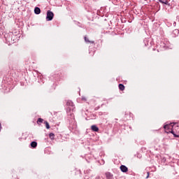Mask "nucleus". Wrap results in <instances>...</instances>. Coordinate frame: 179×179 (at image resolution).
<instances>
[{
  "mask_svg": "<svg viewBox=\"0 0 179 179\" xmlns=\"http://www.w3.org/2000/svg\"><path fill=\"white\" fill-rule=\"evenodd\" d=\"M54 19V13L51 10L47 11V15H46V20L48 22H50V20H52Z\"/></svg>",
  "mask_w": 179,
  "mask_h": 179,
  "instance_id": "1",
  "label": "nucleus"
},
{
  "mask_svg": "<svg viewBox=\"0 0 179 179\" xmlns=\"http://www.w3.org/2000/svg\"><path fill=\"white\" fill-rule=\"evenodd\" d=\"M120 170L122 173H127V171H128V167L125 165H122L120 166Z\"/></svg>",
  "mask_w": 179,
  "mask_h": 179,
  "instance_id": "2",
  "label": "nucleus"
},
{
  "mask_svg": "<svg viewBox=\"0 0 179 179\" xmlns=\"http://www.w3.org/2000/svg\"><path fill=\"white\" fill-rule=\"evenodd\" d=\"M160 45H161V47H162V48L166 49L167 45H169V43L167 42L165 43L164 41H162L161 43H160Z\"/></svg>",
  "mask_w": 179,
  "mask_h": 179,
  "instance_id": "3",
  "label": "nucleus"
},
{
  "mask_svg": "<svg viewBox=\"0 0 179 179\" xmlns=\"http://www.w3.org/2000/svg\"><path fill=\"white\" fill-rule=\"evenodd\" d=\"M34 13L35 15H40V13H41V9H40L38 7H35Z\"/></svg>",
  "mask_w": 179,
  "mask_h": 179,
  "instance_id": "4",
  "label": "nucleus"
},
{
  "mask_svg": "<svg viewBox=\"0 0 179 179\" xmlns=\"http://www.w3.org/2000/svg\"><path fill=\"white\" fill-rule=\"evenodd\" d=\"M106 178H108V179H113L114 178H113V176L111 174V173H110V172H106Z\"/></svg>",
  "mask_w": 179,
  "mask_h": 179,
  "instance_id": "5",
  "label": "nucleus"
},
{
  "mask_svg": "<svg viewBox=\"0 0 179 179\" xmlns=\"http://www.w3.org/2000/svg\"><path fill=\"white\" fill-rule=\"evenodd\" d=\"M91 129L94 132H99V128L96 125H94V124L91 126Z\"/></svg>",
  "mask_w": 179,
  "mask_h": 179,
  "instance_id": "6",
  "label": "nucleus"
},
{
  "mask_svg": "<svg viewBox=\"0 0 179 179\" xmlns=\"http://www.w3.org/2000/svg\"><path fill=\"white\" fill-rule=\"evenodd\" d=\"M31 148H32L33 149H36L37 148V142L32 141L31 143Z\"/></svg>",
  "mask_w": 179,
  "mask_h": 179,
  "instance_id": "7",
  "label": "nucleus"
},
{
  "mask_svg": "<svg viewBox=\"0 0 179 179\" xmlns=\"http://www.w3.org/2000/svg\"><path fill=\"white\" fill-rule=\"evenodd\" d=\"M66 106H69V107H73L75 105L73 104V102H72V101L69 100L66 102Z\"/></svg>",
  "mask_w": 179,
  "mask_h": 179,
  "instance_id": "8",
  "label": "nucleus"
},
{
  "mask_svg": "<svg viewBox=\"0 0 179 179\" xmlns=\"http://www.w3.org/2000/svg\"><path fill=\"white\" fill-rule=\"evenodd\" d=\"M84 40H85V43H91V44H94V41H90L89 40V38L86 36L84 37Z\"/></svg>",
  "mask_w": 179,
  "mask_h": 179,
  "instance_id": "9",
  "label": "nucleus"
},
{
  "mask_svg": "<svg viewBox=\"0 0 179 179\" xmlns=\"http://www.w3.org/2000/svg\"><path fill=\"white\" fill-rule=\"evenodd\" d=\"M119 89L122 92L125 90V86L123 84H119Z\"/></svg>",
  "mask_w": 179,
  "mask_h": 179,
  "instance_id": "10",
  "label": "nucleus"
},
{
  "mask_svg": "<svg viewBox=\"0 0 179 179\" xmlns=\"http://www.w3.org/2000/svg\"><path fill=\"white\" fill-rule=\"evenodd\" d=\"M49 138L52 141L54 140V138H55V134H54V133H50L49 134Z\"/></svg>",
  "mask_w": 179,
  "mask_h": 179,
  "instance_id": "11",
  "label": "nucleus"
},
{
  "mask_svg": "<svg viewBox=\"0 0 179 179\" xmlns=\"http://www.w3.org/2000/svg\"><path fill=\"white\" fill-rule=\"evenodd\" d=\"M144 43H145V47H148V45H149V39L145 38L144 40Z\"/></svg>",
  "mask_w": 179,
  "mask_h": 179,
  "instance_id": "12",
  "label": "nucleus"
},
{
  "mask_svg": "<svg viewBox=\"0 0 179 179\" xmlns=\"http://www.w3.org/2000/svg\"><path fill=\"white\" fill-rule=\"evenodd\" d=\"M45 124L46 129H50V124L48 123V122L45 121Z\"/></svg>",
  "mask_w": 179,
  "mask_h": 179,
  "instance_id": "13",
  "label": "nucleus"
},
{
  "mask_svg": "<svg viewBox=\"0 0 179 179\" xmlns=\"http://www.w3.org/2000/svg\"><path fill=\"white\" fill-rule=\"evenodd\" d=\"M164 3V5H168V6H170V3H169V1H167V0H164V3Z\"/></svg>",
  "mask_w": 179,
  "mask_h": 179,
  "instance_id": "14",
  "label": "nucleus"
},
{
  "mask_svg": "<svg viewBox=\"0 0 179 179\" xmlns=\"http://www.w3.org/2000/svg\"><path fill=\"white\" fill-rule=\"evenodd\" d=\"M170 132L173 135L174 138H176V136H179V135L176 134V133H174V131L173 130H171Z\"/></svg>",
  "mask_w": 179,
  "mask_h": 179,
  "instance_id": "15",
  "label": "nucleus"
},
{
  "mask_svg": "<svg viewBox=\"0 0 179 179\" xmlns=\"http://www.w3.org/2000/svg\"><path fill=\"white\" fill-rule=\"evenodd\" d=\"M43 121H44L43 119H41V118H38V120H37V124H38V122H40V123H43Z\"/></svg>",
  "mask_w": 179,
  "mask_h": 179,
  "instance_id": "16",
  "label": "nucleus"
},
{
  "mask_svg": "<svg viewBox=\"0 0 179 179\" xmlns=\"http://www.w3.org/2000/svg\"><path fill=\"white\" fill-rule=\"evenodd\" d=\"M170 126L169 124H166L164 126V129H168V128Z\"/></svg>",
  "mask_w": 179,
  "mask_h": 179,
  "instance_id": "17",
  "label": "nucleus"
},
{
  "mask_svg": "<svg viewBox=\"0 0 179 179\" xmlns=\"http://www.w3.org/2000/svg\"><path fill=\"white\" fill-rule=\"evenodd\" d=\"M1 131H2V124L0 122V132H1Z\"/></svg>",
  "mask_w": 179,
  "mask_h": 179,
  "instance_id": "18",
  "label": "nucleus"
},
{
  "mask_svg": "<svg viewBox=\"0 0 179 179\" xmlns=\"http://www.w3.org/2000/svg\"><path fill=\"white\" fill-rule=\"evenodd\" d=\"M158 1H159V2H160L161 3H163L164 1V0H158Z\"/></svg>",
  "mask_w": 179,
  "mask_h": 179,
  "instance_id": "19",
  "label": "nucleus"
},
{
  "mask_svg": "<svg viewBox=\"0 0 179 179\" xmlns=\"http://www.w3.org/2000/svg\"><path fill=\"white\" fill-rule=\"evenodd\" d=\"M147 174H148V175H147V176H146V178H148L149 177V174H150V173H149V172H148V173H147Z\"/></svg>",
  "mask_w": 179,
  "mask_h": 179,
  "instance_id": "20",
  "label": "nucleus"
},
{
  "mask_svg": "<svg viewBox=\"0 0 179 179\" xmlns=\"http://www.w3.org/2000/svg\"><path fill=\"white\" fill-rule=\"evenodd\" d=\"M175 138H179V136H175Z\"/></svg>",
  "mask_w": 179,
  "mask_h": 179,
  "instance_id": "21",
  "label": "nucleus"
},
{
  "mask_svg": "<svg viewBox=\"0 0 179 179\" xmlns=\"http://www.w3.org/2000/svg\"><path fill=\"white\" fill-rule=\"evenodd\" d=\"M174 24H176V22H174Z\"/></svg>",
  "mask_w": 179,
  "mask_h": 179,
  "instance_id": "22",
  "label": "nucleus"
},
{
  "mask_svg": "<svg viewBox=\"0 0 179 179\" xmlns=\"http://www.w3.org/2000/svg\"><path fill=\"white\" fill-rule=\"evenodd\" d=\"M174 24H176V22H174Z\"/></svg>",
  "mask_w": 179,
  "mask_h": 179,
  "instance_id": "23",
  "label": "nucleus"
},
{
  "mask_svg": "<svg viewBox=\"0 0 179 179\" xmlns=\"http://www.w3.org/2000/svg\"><path fill=\"white\" fill-rule=\"evenodd\" d=\"M145 1H149V0H145Z\"/></svg>",
  "mask_w": 179,
  "mask_h": 179,
  "instance_id": "24",
  "label": "nucleus"
}]
</instances>
